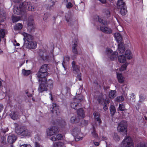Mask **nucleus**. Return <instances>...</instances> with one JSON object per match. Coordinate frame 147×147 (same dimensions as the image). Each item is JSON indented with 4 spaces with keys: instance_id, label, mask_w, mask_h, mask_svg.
Listing matches in <instances>:
<instances>
[{
    "instance_id": "f257e3e1",
    "label": "nucleus",
    "mask_w": 147,
    "mask_h": 147,
    "mask_svg": "<svg viewBox=\"0 0 147 147\" xmlns=\"http://www.w3.org/2000/svg\"><path fill=\"white\" fill-rule=\"evenodd\" d=\"M39 55L40 57L44 61L50 62L54 59L52 53H49L45 50L40 49Z\"/></svg>"
},
{
    "instance_id": "f03ea898",
    "label": "nucleus",
    "mask_w": 147,
    "mask_h": 147,
    "mask_svg": "<svg viewBox=\"0 0 147 147\" xmlns=\"http://www.w3.org/2000/svg\"><path fill=\"white\" fill-rule=\"evenodd\" d=\"M6 17L5 11L1 8L0 7V22L4 21ZM2 24L0 23V42L1 41V38H3L6 34L5 30L3 29L1 27Z\"/></svg>"
},
{
    "instance_id": "7ed1b4c3",
    "label": "nucleus",
    "mask_w": 147,
    "mask_h": 147,
    "mask_svg": "<svg viewBox=\"0 0 147 147\" xmlns=\"http://www.w3.org/2000/svg\"><path fill=\"white\" fill-rule=\"evenodd\" d=\"M84 98L83 96L80 94H78L76 96L73 102L71 103V107L75 109H77L80 106V102Z\"/></svg>"
},
{
    "instance_id": "20e7f679",
    "label": "nucleus",
    "mask_w": 147,
    "mask_h": 147,
    "mask_svg": "<svg viewBox=\"0 0 147 147\" xmlns=\"http://www.w3.org/2000/svg\"><path fill=\"white\" fill-rule=\"evenodd\" d=\"M117 131L123 136L127 134V126L125 121L123 120L118 124L117 128Z\"/></svg>"
},
{
    "instance_id": "39448f33",
    "label": "nucleus",
    "mask_w": 147,
    "mask_h": 147,
    "mask_svg": "<svg viewBox=\"0 0 147 147\" xmlns=\"http://www.w3.org/2000/svg\"><path fill=\"white\" fill-rule=\"evenodd\" d=\"M121 147H134V144L131 138L129 136L126 137L121 142Z\"/></svg>"
},
{
    "instance_id": "423d86ee",
    "label": "nucleus",
    "mask_w": 147,
    "mask_h": 147,
    "mask_svg": "<svg viewBox=\"0 0 147 147\" xmlns=\"http://www.w3.org/2000/svg\"><path fill=\"white\" fill-rule=\"evenodd\" d=\"M112 51L109 48H107L106 49V53L110 59L112 61L115 60L117 55L118 53L116 51L112 53Z\"/></svg>"
},
{
    "instance_id": "0eeeda50",
    "label": "nucleus",
    "mask_w": 147,
    "mask_h": 147,
    "mask_svg": "<svg viewBox=\"0 0 147 147\" xmlns=\"http://www.w3.org/2000/svg\"><path fill=\"white\" fill-rule=\"evenodd\" d=\"M49 73L48 72H45L39 71L37 74V77L39 78L38 81L40 82V81L44 80V79L47 81L46 77L47 76Z\"/></svg>"
},
{
    "instance_id": "6e6552de",
    "label": "nucleus",
    "mask_w": 147,
    "mask_h": 147,
    "mask_svg": "<svg viewBox=\"0 0 147 147\" xmlns=\"http://www.w3.org/2000/svg\"><path fill=\"white\" fill-rule=\"evenodd\" d=\"M58 131V129L57 127H52L47 129V135L48 136L54 135Z\"/></svg>"
},
{
    "instance_id": "1a4fd4ad",
    "label": "nucleus",
    "mask_w": 147,
    "mask_h": 147,
    "mask_svg": "<svg viewBox=\"0 0 147 147\" xmlns=\"http://www.w3.org/2000/svg\"><path fill=\"white\" fill-rule=\"evenodd\" d=\"M14 125L15 127V132L18 134L20 135L21 136L25 126H20L16 123H14Z\"/></svg>"
},
{
    "instance_id": "9d476101",
    "label": "nucleus",
    "mask_w": 147,
    "mask_h": 147,
    "mask_svg": "<svg viewBox=\"0 0 147 147\" xmlns=\"http://www.w3.org/2000/svg\"><path fill=\"white\" fill-rule=\"evenodd\" d=\"M46 80H44L40 81V82L39 87L38 88V91L40 92H43L47 90V88L45 85L46 84Z\"/></svg>"
},
{
    "instance_id": "9b49d317",
    "label": "nucleus",
    "mask_w": 147,
    "mask_h": 147,
    "mask_svg": "<svg viewBox=\"0 0 147 147\" xmlns=\"http://www.w3.org/2000/svg\"><path fill=\"white\" fill-rule=\"evenodd\" d=\"M72 135L74 137L78 139H82V137H80L78 135L80 134V129L78 128H74L72 130Z\"/></svg>"
},
{
    "instance_id": "f8f14e48",
    "label": "nucleus",
    "mask_w": 147,
    "mask_h": 147,
    "mask_svg": "<svg viewBox=\"0 0 147 147\" xmlns=\"http://www.w3.org/2000/svg\"><path fill=\"white\" fill-rule=\"evenodd\" d=\"M51 109L52 113H55L56 115H58L60 113L59 107L55 103L53 104L52 107Z\"/></svg>"
},
{
    "instance_id": "ddd939ff",
    "label": "nucleus",
    "mask_w": 147,
    "mask_h": 147,
    "mask_svg": "<svg viewBox=\"0 0 147 147\" xmlns=\"http://www.w3.org/2000/svg\"><path fill=\"white\" fill-rule=\"evenodd\" d=\"M74 42L72 46V51L73 53L75 55L78 54L77 47L78 46V40L76 39L74 41H73Z\"/></svg>"
},
{
    "instance_id": "4468645a",
    "label": "nucleus",
    "mask_w": 147,
    "mask_h": 147,
    "mask_svg": "<svg viewBox=\"0 0 147 147\" xmlns=\"http://www.w3.org/2000/svg\"><path fill=\"white\" fill-rule=\"evenodd\" d=\"M17 137L13 134H9L7 138L8 142L10 144L13 143L17 139Z\"/></svg>"
},
{
    "instance_id": "2eb2a0df",
    "label": "nucleus",
    "mask_w": 147,
    "mask_h": 147,
    "mask_svg": "<svg viewBox=\"0 0 147 147\" xmlns=\"http://www.w3.org/2000/svg\"><path fill=\"white\" fill-rule=\"evenodd\" d=\"M23 9H22L21 7H18L17 6H15L13 8V13L17 15H19L20 13H24V12L23 11Z\"/></svg>"
},
{
    "instance_id": "dca6fc26",
    "label": "nucleus",
    "mask_w": 147,
    "mask_h": 147,
    "mask_svg": "<svg viewBox=\"0 0 147 147\" xmlns=\"http://www.w3.org/2000/svg\"><path fill=\"white\" fill-rule=\"evenodd\" d=\"M27 45V48L30 49H35L37 47V43L36 42L33 41H29Z\"/></svg>"
},
{
    "instance_id": "f3484780",
    "label": "nucleus",
    "mask_w": 147,
    "mask_h": 147,
    "mask_svg": "<svg viewBox=\"0 0 147 147\" xmlns=\"http://www.w3.org/2000/svg\"><path fill=\"white\" fill-rule=\"evenodd\" d=\"M31 133L32 132L30 130L27 129L25 127L21 136L23 137L30 136H31Z\"/></svg>"
},
{
    "instance_id": "a211bd4d",
    "label": "nucleus",
    "mask_w": 147,
    "mask_h": 147,
    "mask_svg": "<svg viewBox=\"0 0 147 147\" xmlns=\"http://www.w3.org/2000/svg\"><path fill=\"white\" fill-rule=\"evenodd\" d=\"M80 118L78 115H74L72 116L70 120V122L72 123H78L80 120Z\"/></svg>"
},
{
    "instance_id": "6ab92c4d",
    "label": "nucleus",
    "mask_w": 147,
    "mask_h": 147,
    "mask_svg": "<svg viewBox=\"0 0 147 147\" xmlns=\"http://www.w3.org/2000/svg\"><path fill=\"white\" fill-rule=\"evenodd\" d=\"M100 30L103 32L107 34H110L112 32L110 28L106 26L100 27Z\"/></svg>"
},
{
    "instance_id": "aec40b11",
    "label": "nucleus",
    "mask_w": 147,
    "mask_h": 147,
    "mask_svg": "<svg viewBox=\"0 0 147 147\" xmlns=\"http://www.w3.org/2000/svg\"><path fill=\"white\" fill-rule=\"evenodd\" d=\"M63 138V136L61 134H58L56 135L55 134L53 136H52L51 138V140L53 141H55L61 140Z\"/></svg>"
},
{
    "instance_id": "412c9836",
    "label": "nucleus",
    "mask_w": 147,
    "mask_h": 147,
    "mask_svg": "<svg viewBox=\"0 0 147 147\" xmlns=\"http://www.w3.org/2000/svg\"><path fill=\"white\" fill-rule=\"evenodd\" d=\"M73 71L74 73L76 74L80 71L79 67L76 64V62L73 61L72 63Z\"/></svg>"
},
{
    "instance_id": "4be33fe9",
    "label": "nucleus",
    "mask_w": 147,
    "mask_h": 147,
    "mask_svg": "<svg viewBox=\"0 0 147 147\" xmlns=\"http://www.w3.org/2000/svg\"><path fill=\"white\" fill-rule=\"evenodd\" d=\"M23 35L24 37V39H25L28 42L30 41V40L33 39V36L31 35L28 34L25 32L23 33Z\"/></svg>"
},
{
    "instance_id": "5701e85b",
    "label": "nucleus",
    "mask_w": 147,
    "mask_h": 147,
    "mask_svg": "<svg viewBox=\"0 0 147 147\" xmlns=\"http://www.w3.org/2000/svg\"><path fill=\"white\" fill-rule=\"evenodd\" d=\"M100 97L98 98V101L99 103H101L103 102H104L105 103H109V99L107 98L106 99L104 100L103 98V96L102 94L100 95Z\"/></svg>"
},
{
    "instance_id": "b1692460",
    "label": "nucleus",
    "mask_w": 147,
    "mask_h": 147,
    "mask_svg": "<svg viewBox=\"0 0 147 147\" xmlns=\"http://www.w3.org/2000/svg\"><path fill=\"white\" fill-rule=\"evenodd\" d=\"M117 78L119 82L123 83L124 81L125 78L121 73L117 72Z\"/></svg>"
},
{
    "instance_id": "393cba45",
    "label": "nucleus",
    "mask_w": 147,
    "mask_h": 147,
    "mask_svg": "<svg viewBox=\"0 0 147 147\" xmlns=\"http://www.w3.org/2000/svg\"><path fill=\"white\" fill-rule=\"evenodd\" d=\"M11 118L14 120H17L19 117L18 113L16 112H12L9 114Z\"/></svg>"
},
{
    "instance_id": "a878e982",
    "label": "nucleus",
    "mask_w": 147,
    "mask_h": 147,
    "mask_svg": "<svg viewBox=\"0 0 147 147\" xmlns=\"http://www.w3.org/2000/svg\"><path fill=\"white\" fill-rule=\"evenodd\" d=\"M29 4H30V2H27L25 1L20 5V7H21L22 9H23L24 13H25L24 10L25 9H27Z\"/></svg>"
},
{
    "instance_id": "bb28decb",
    "label": "nucleus",
    "mask_w": 147,
    "mask_h": 147,
    "mask_svg": "<svg viewBox=\"0 0 147 147\" xmlns=\"http://www.w3.org/2000/svg\"><path fill=\"white\" fill-rule=\"evenodd\" d=\"M118 46V49L119 53H123L125 51V48L124 46H123L122 43L119 44Z\"/></svg>"
},
{
    "instance_id": "cd10ccee",
    "label": "nucleus",
    "mask_w": 147,
    "mask_h": 147,
    "mask_svg": "<svg viewBox=\"0 0 147 147\" xmlns=\"http://www.w3.org/2000/svg\"><path fill=\"white\" fill-rule=\"evenodd\" d=\"M114 36L117 41L119 44L121 43L122 37L120 34L118 33H115L114 34Z\"/></svg>"
},
{
    "instance_id": "c85d7f7f",
    "label": "nucleus",
    "mask_w": 147,
    "mask_h": 147,
    "mask_svg": "<svg viewBox=\"0 0 147 147\" xmlns=\"http://www.w3.org/2000/svg\"><path fill=\"white\" fill-rule=\"evenodd\" d=\"M117 8L118 9L126 7L125 3L122 0H118L117 3Z\"/></svg>"
},
{
    "instance_id": "c756f323",
    "label": "nucleus",
    "mask_w": 147,
    "mask_h": 147,
    "mask_svg": "<svg viewBox=\"0 0 147 147\" xmlns=\"http://www.w3.org/2000/svg\"><path fill=\"white\" fill-rule=\"evenodd\" d=\"M78 116L80 118H83L84 114L83 110L81 108L79 109L77 111Z\"/></svg>"
},
{
    "instance_id": "7c9ffc66",
    "label": "nucleus",
    "mask_w": 147,
    "mask_h": 147,
    "mask_svg": "<svg viewBox=\"0 0 147 147\" xmlns=\"http://www.w3.org/2000/svg\"><path fill=\"white\" fill-rule=\"evenodd\" d=\"M53 82L52 80L49 79L48 81H46V84H47V86L49 87L50 89H52L53 87Z\"/></svg>"
},
{
    "instance_id": "2f4dec72",
    "label": "nucleus",
    "mask_w": 147,
    "mask_h": 147,
    "mask_svg": "<svg viewBox=\"0 0 147 147\" xmlns=\"http://www.w3.org/2000/svg\"><path fill=\"white\" fill-rule=\"evenodd\" d=\"M48 65L45 64L42 65L39 69V71L47 72Z\"/></svg>"
},
{
    "instance_id": "473e14b6",
    "label": "nucleus",
    "mask_w": 147,
    "mask_h": 147,
    "mask_svg": "<svg viewBox=\"0 0 147 147\" xmlns=\"http://www.w3.org/2000/svg\"><path fill=\"white\" fill-rule=\"evenodd\" d=\"M118 60L119 62L124 63L126 61V58L124 55L119 56L118 57Z\"/></svg>"
},
{
    "instance_id": "72a5a7b5",
    "label": "nucleus",
    "mask_w": 147,
    "mask_h": 147,
    "mask_svg": "<svg viewBox=\"0 0 147 147\" xmlns=\"http://www.w3.org/2000/svg\"><path fill=\"white\" fill-rule=\"evenodd\" d=\"M120 9V13L122 16L125 15L127 12L126 7L119 9Z\"/></svg>"
},
{
    "instance_id": "f704fd0d",
    "label": "nucleus",
    "mask_w": 147,
    "mask_h": 147,
    "mask_svg": "<svg viewBox=\"0 0 147 147\" xmlns=\"http://www.w3.org/2000/svg\"><path fill=\"white\" fill-rule=\"evenodd\" d=\"M64 145V144L63 142H56L53 143V147H63Z\"/></svg>"
},
{
    "instance_id": "c9c22d12",
    "label": "nucleus",
    "mask_w": 147,
    "mask_h": 147,
    "mask_svg": "<svg viewBox=\"0 0 147 147\" xmlns=\"http://www.w3.org/2000/svg\"><path fill=\"white\" fill-rule=\"evenodd\" d=\"M103 14L107 18H108L110 16V12L108 9H105L103 10Z\"/></svg>"
},
{
    "instance_id": "e433bc0d",
    "label": "nucleus",
    "mask_w": 147,
    "mask_h": 147,
    "mask_svg": "<svg viewBox=\"0 0 147 147\" xmlns=\"http://www.w3.org/2000/svg\"><path fill=\"white\" fill-rule=\"evenodd\" d=\"M116 91L111 90L109 92V98L111 99L114 98L116 96Z\"/></svg>"
},
{
    "instance_id": "4c0bfd02",
    "label": "nucleus",
    "mask_w": 147,
    "mask_h": 147,
    "mask_svg": "<svg viewBox=\"0 0 147 147\" xmlns=\"http://www.w3.org/2000/svg\"><path fill=\"white\" fill-rule=\"evenodd\" d=\"M125 55L127 59H130L132 58V55L129 50H126L125 52Z\"/></svg>"
},
{
    "instance_id": "58836bf2",
    "label": "nucleus",
    "mask_w": 147,
    "mask_h": 147,
    "mask_svg": "<svg viewBox=\"0 0 147 147\" xmlns=\"http://www.w3.org/2000/svg\"><path fill=\"white\" fill-rule=\"evenodd\" d=\"M22 25L20 23H18L16 24L14 27V29L16 30H19L22 28Z\"/></svg>"
},
{
    "instance_id": "ea45409f",
    "label": "nucleus",
    "mask_w": 147,
    "mask_h": 147,
    "mask_svg": "<svg viewBox=\"0 0 147 147\" xmlns=\"http://www.w3.org/2000/svg\"><path fill=\"white\" fill-rule=\"evenodd\" d=\"M91 132L92 135L93 137L95 138L98 137V135L96 132L95 127L94 125H92Z\"/></svg>"
},
{
    "instance_id": "a19ab883",
    "label": "nucleus",
    "mask_w": 147,
    "mask_h": 147,
    "mask_svg": "<svg viewBox=\"0 0 147 147\" xmlns=\"http://www.w3.org/2000/svg\"><path fill=\"white\" fill-rule=\"evenodd\" d=\"M22 73L23 75L27 76L31 73V71L30 70H26L23 69L22 70Z\"/></svg>"
},
{
    "instance_id": "79ce46f5",
    "label": "nucleus",
    "mask_w": 147,
    "mask_h": 147,
    "mask_svg": "<svg viewBox=\"0 0 147 147\" xmlns=\"http://www.w3.org/2000/svg\"><path fill=\"white\" fill-rule=\"evenodd\" d=\"M33 20L32 16L29 17L28 21V26L32 27L33 24Z\"/></svg>"
},
{
    "instance_id": "37998d69",
    "label": "nucleus",
    "mask_w": 147,
    "mask_h": 147,
    "mask_svg": "<svg viewBox=\"0 0 147 147\" xmlns=\"http://www.w3.org/2000/svg\"><path fill=\"white\" fill-rule=\"evenodd\" d=\"M27 9L29 11H34L35 10V8L33 6L31 3L30 2V4H29Z\"/></svg>"
},
{
    "instance_id": "c03bdc74",
    "label": "nucleus",
    "mask_w": 147,
    "mask_h": 147,
    "mask_svg": "<svg viewBox=\"0 0 147 147\" xmlns=\"http://www.w3.org/2000/svg\"><path fill=\"white\" fill-rule=\"evenodd\" d=\"M110 109L112 115H114L116 112V109L115 107L114 106L111 105L110 107Z\"/></svg>"
},
{
    "instance_id": "a18cd8bd",
    "label": "nucleus",
    "mask_w": 147,
    "mask_h": 147,
    "mask_svg": "<svg viewBox=\"0 0 147 147\" xmlns=\"http://www.w3.org/2000/svg\"><path fill=\"white\" fill-rule=\"evenodd\" d=\"M98 21L100 23L103 24L104 25H106L107 24V22L102 18L99 17L98 18Z\"/></svg>"
},
{
    "instance_id": "49530a36",
    "label": "nucleus",
    "mask_w": 147,
    "mask_h": 147,
    "mask_svg": "<svg viewBox=\"0 0 147 147\" xmlns=\"http://www.w3.org/2000/svg\"><path fill=\"white\" fill-rule=\"evenodd\" d=\"M93 114L94 116L95 117L96 120L97 121H98L99 124L101 123V120L98 117H96V116H98L99 114L98 113H94Z\"/></svg>"
},
{
    "instance_id": "de8ad7c7",
    "label": "nucleus",
    "mask_w": 147,
    "mask_h": 147,
    "mask_svg": "<svg viewBox=\"0 0 147 147\" xmlns=\"http://www.w3.org/2000/svg\"><path fill=\"white\" fill-rule=\"evenodd\" d=\"M13 22H15L20 20V17L19 16H14L12 17Z\"/></svg>"
},
{
    "instance_id": "09e8293b",
    "label": "nucleus",
    "mask_w": 147,
    "mask_h": 147,
    "mask_svg": "<svg viewBox=\"0 0 147 147\" xmlns=\"http://www.w3.org/2000/svg\"><path fill=\"white\" fill-rule=\"evenodd\" d=\"M49 1H50V3L49 5V7H47V8L48 9H50L51 7L55 5V2L56 0H49Z\"/></svg>"
},
{
    "instance_id": "8fccbe9b",
    "label": "nucleus",
    "mask_w": 147,
    "mask_h": 147,
    "mask_svg": "<svg viewBox=\"0 0 147 147\" xmlns=\"http://www.w3.org/2000/svg\"><path fill=\"white\" fill-rule=\"evenodd\" d=\"M116 100L117 102H120L121 101H123L124 100V98L123 96H120L117 97L116 99Z\"/></svg>"
},
{
    "instance_id": "3c124183",
    "label": "nucleus",
    "mask_w": 147,
    "mask_h": 147,
    "mask_svg": "<svg viewBox=\"0 0 147 147\" xmlns=\"http://www.w3.org/2000/svg\"><path fill=\"white\" fill-rule=\"evenodd\" d=\"M140 99L139 100V102H140L142 103L145 100V98L144 96L142 95H140L139 96Z\"/></svg>"
},
{
    "instance_id": "603ef678",
    "label": "nucleus",
    "mask_w": 147,
    "mask_h": 147,
    "mask_svg": "<svg viewBox=\"0 0 147 147\" xmlns=\"http://www.w3.org/2000/svg\"><path fill=\"white\" fill-rule=\"evenodd\" d=\"M113 138L116 141H119L120 140V138L117 133H114Z\"/></svg>"
},
{
    "instance_id": "864d4df0",
    "label": "nucleus",
    "mask_w": 147,
    "mask_h": 147,
    "mask_svg": "<svg viewBox=\"0 0 147 147\" xmlns=\"http://www.w3.org/2000/svg\"><path fill=\"white\" fill-rule=\"evenodd\" d=\"M125 107L124 105L123 104H119L118 110H119L121 111H123L125 109Z\"/></svg>"
},
{
    "instance_id": "5fc2aeb1",
    "label": "nucleus",
    "mask_w": 147,
    "mask_h": 147,
    "mask_svg": "<svg viewBox=\"0 0 147 147\" xmlns=\"http://www.w3.org/2000/svg\"><path fill=\"white\" fill-rule=\"evenodd\" d=\"M127 64L126 63H125L122 65L120 69V71H123L125 70L127 67Z\"/></svg>"
},
{
    "instance_id": "6e6d98bb",
    "label": "nucleus",
    "mask_w": 147,
    "mask_h": 147,
    "mask_svg": "<svg viewBox=\"0 0 147 147\" xmlns=\"http://www.w3.org/2000/svg\"><path fill=\"white\" fill-rule=\"evenodd\" d=\"M50 16V14L48 13H45L43 17V19L45 20H46Z\"/></svg>"
},
{
    "instance_id": "4d7b16f0",
    "label": "nucleus",
    "mask_w": 147,
    "mask_h": 147,
    "mask_svg": "<svg viewBox=\"0 0 147 147\" xmlns=\"http://www.w3.org/2000/svg\"><path fill=\"white\" fill-rule=\"evenodd\" d=\"M72 6V3L70 2L68 3L66 5L67 8H70Z\"/></svg>"
},
{
    "instance_id": "13d9d810",
    "label": "nucleus",
    "mask_w": 147,
    "mask_h": 147,
    "mask_svg": "<svg viewBox=\"0 0 147 147\" xmlns=\"http://www.w3.org/2000/svg\"><path fill=\"white\" fill-rule=\"evenodd\" d=\"M137 147H146L144 144L143 143H140L138 144Z\"/></svg>"
},
{
    "instance_id": "bf43d9fd",
    "label": "nucleus",
    "mask_w": 147,
    "mask_h": 147,
    "mask_svg": "<svg viewBox=\"0 0 147 147\" xmlns=\"http://www.w3.org/2000/svg\"><path fill=\"white\" fill-rule=\"evenodd\" d=\"M20 147H32L30 144H24L20 145Z\"/></svg>"
},
{
    "instance_id": "052dcab7",
    "label": "nucleus",
    "mask_w": 147,
    "mask_h": 147,
    "mask_svg": "<svg viewBox=\"0 0 147 147\" xmlns=\"http://www.w3.org/2000/svg\"><path fill=\"white\" fill-rule=\"evenodd\" d=\"M1 138V143H4L5 142V138L4 137H2L1 138L0 137V139Z\"/></svg>"
},
{
    "instance_id": "680f3d73",
    "label": "nucleus",
    "mask_w": 147,
    "mask_h": 147,
    "mask_svg": "<svg viewBox=\"0 0 147 147\" xmlns=\"http://www.w3.org/2000/svg\"><path fill=\"white\" fill-rule=\"evenodd\" d=\"M35 147H42V146L37 142H35Z\"/></svg>"
},
{
    "instance_id": "e2e57ef3",
    "label": "nucleus",
    "mask_w": 147,
    "mask_h": 147,
    "mask_svg": "<svg viewBox=\"0 0 147 147\" xmlns=\"http://www.w3.org/2000/svg\"><path fill=\"white\" fill-rule=\"evenodd\" d=\"M65 18H66V20L67 22H69L70 20V17H68V14H66L65 15Z\"/></svg>"
},
{
    "instance_id": "0e129e2a",
    "label": "nucleus",
    "mask_w": 147,
    "mask_h": 147,
    "mask_svg": "<svg viewBox=\"0 0 147 147\" xmlns=\"http://www.w3.org/2000/svg\"><path fill=\"white\" fill-rule=\"evenodd\" d=\"M77 78L79 81H81V74H78L77 75Z\"/></svg>"
},
{
    "instance_id": "69168bd1",
    "label": "nucleus",
    "mask_w": 147,
    "mask_h": 147,
    "mask_svg": "<svg viewBox=\"0 0 147 147\" xmlns=\"http://www.w3.org/2000/svg\"><path fill=\"white\" fill-rule=\"evenodd\" d=\"M1 130L2 131L1 132H3L4 134H5L6 132L8 131V128H6L5 130H3L2 129Z\"/></svg>"
},
{
    "instance_id": "338daca9",
    "label": "nucleus",
    "mask_w": 147,
    "mask_h": 147,
    "mask_svg": "<svg viewBox=\"0 0 147 147\" xmlns=\"http://www.w3.org/2000/svg\"><path fill=\"white\" fill-rule=\"evenodd\" d=\"M103 108L104 110L106 111L108 109V107L107 106L105 105L104 106Z\"/></svg>"
},
{
    "instance_id": "774afa93",
    "label": "nucleus",
    "mask_w": 147,
    "mask_h": 147,
    "mask_svg": "<svg viewBox=\"0 0 147 147\" xmlns=\"http://www.w3.org/2000/svg\"><path fill=\"white\" fill-rule=\"evenodd\" d=\"M3 109V105L1 104H0V112Z\"/></svg>"
}]
</instances>
